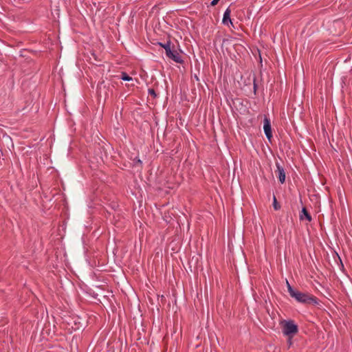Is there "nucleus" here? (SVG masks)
I'll list each match as a JSON object with an SVG mask.
<instances>
[{
    "mask_svg": "<svg viewBox=\"0 0 352 352\" xmlns=\"http://www.w3.org/2000/svg\"><path fill=\"white\" fill-rule=\"evenodd\" d=\"M281 325L283 333L285 336L288 337V342L289 345H291L292 338L298 333V326L292 320L282 321Z\"/></svg>",
    "mask_w": 352,
    "mask_h": 352,
    "instance_id": "2",
    "label": "nucleus"
},
{
    "mask_svg": "<svg viewBox=\"0 0 352 352\" xmlns=\"http://www.w3.org/2000/svg\"><path fill=\"white\" fill-rule=\"evenodd\" d=\"M159 45L165 50L166 54L169 53L172 50L170 47V42L168 41L166 43H159Z\"/></svg>",
    "mask_w": 352,
    "mask_h": 352,
    "instance_id": "8",
    "label": "nucleus"
},
{
    "mask_svg": "<svg viewBox=\"0 0 352 352\" xmlns=\"http://www.w3.org/2000/svg\"><path fill=\"white\" fill-rule=\"evenodd\" d=\"M120 78L124 81H131L132 80V78L129 76L127 74L122 72L120 76Z\"/></svg>",
    "mask_w": 352,
    "mask_h": 352,
    "instance_id": "9",
    "label": "nucleus"
},
{
    "mask_svg": "<svg viewBox=\"0 0 352 352\" xmlns=\"http://www.w3.org/2000/svg\"><path fill=\"white\" fill-rule=\"evenodd\" d=\"M273 206L276 210H278L280 208V206L278 204L276 199L275 197H274V203Z\"/></svg>",
    "mask_w": 352,
    "mask_h": 352,
    "instance_id": "10",
    "label": "nucleus"
},
{
    "mask_svg": "<svg viewBox=\"0 0 352 352\" xmlns=\"http://www.w3.org/2000/svg\"><path fill=\"white\" fill-rule=\"evenodd\" d=\"M219 1V0H212L211 2V6H216L218 3Z\"/></svg>",
    "mask_w": 352,
    "mask_h": 352,
    "instance_id": "11",
    "label": "nucleus"
},
{
    "mask_svg": "<svg viewBox=\"0 0 352 352\" xmlns=\"http://www.w3.org/2000/svg\"><path fill=\"white\" fill-rule=\"evenodd\" d=\"M276 168L278 173V179L281 184L285 182V173L284 168L279 164H276Z\"/></svg>",
    "mask_w": 352,
    "mask_h": 352,
    "instance_id": "6",
    "label": "nucleus"
},
{
    "mask_svg": "<svg viewBox=\"0 0 352 352\" xmlns=\"http://www.w3.org/2000/svg\"><path fill=\"white\" fill-rule=\"evenodd\" d=\"M300 219L301 220L306 219L308 221H311V217L307 212L305 208H303L301 211V214H300Z\"/></svg>",
    "mask_w": 352,
    "mask_h": 352,
    "instance_id": "7",
    "label": "nucleus"
},
{
    "mask_svg": "<svg viewBox=\"0 0 352 352\" xmlns=\"http://www.w3.org/2000/svg\"><path fill=\"white\" fill-rule=\"evenodd\" d=\"M230 14H231V10L228 8L225 10V12L223 13V19H222V23L223 25H228V26L233 25V23L230 19Z\"/></svg>",
    "mask_w": 352,
    "mask_h": 352,
    "instance_id": "5",
    "label": "nucleus"
},
{
    "mask_svg": "<svg viewBox=\"0 0 352 352\" xmlns=\"http://www.w3.org/2000/svg\"><path fill=\"white\" fill-rule=\"evenodd\" d=\"M286 283L287 291L290 296L294 298L298 302L314 305H319L320 300L316 297L310 294L309 293L301 292L297 289H294L287 280Z\"/></svg>",
    "mask_w": 352,
    "mask_h": 352,
    "instance_id": "1",
    "label": "nucleus"
},
{
    "mask_svg": "<svg viewBox=\"0 0 352 352\" xmlns=\"http://www.w3.org/2000/svg\"><path fill=\"white\" fill-rule=\"evenodd\" d=\"M149 93H150L151 94H153V95H155V91H154V90H153V89L149 90Z\"/></svg>",
    "mask_w": 352,
    "mask_h": 352,
    "instance_id": "12",
    "label": "nucleus"
},
{
    "mask_svg": "<svg viewBox=\"0 0 352 352\" xmlns=\"http://www.w3.org/2000/svg\"><path fill=\"white\" fill-rule=\"evenodd\" d=\"M263 129L267 138L270 140L272 138L270 120L265 116L263 120Z\"/></svg>",
    "mask_w": 352,
    "mask_h": 352,
    "instance_id": "3",
    "label": "nucleus"
},
{
    "mask_svg": "<svg viewBox=\"0 0 352 352\" xmlns=\"http://www.w3.org/2000/svg\"><path fill=\"white\" fill-rule=\"evenodd\" d=\"M166 56L177 63H182L183 59L180 54L177 50H171L169 53L166 54Z\"/></svg>",
    "mask_w": 352,
    "mask_h": 352,
    "instance_id": "4",
    "label": "nucleus"
}]
</instances>
